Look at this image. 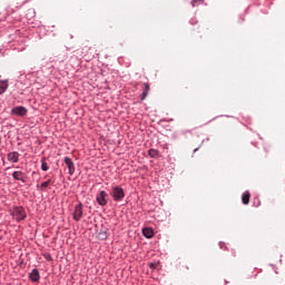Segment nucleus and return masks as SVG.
<instances>
[{
  "instance_id": "1",
  "label": "nucleus",
  "mask_w": 285,
  "mask_h": 285,
  "mask_svg": "<svg viewBox=\"0 0 285 285\" xmlns=\"http://www.w3.org/2000/svg\"><path fill=\"white\" fill-rule=\"evenodd\" d=\"M111 197L114 198V202H121V199L126 197V193L124 191V188L115 186L111 189Z\"/></svg>"
},
{
  "instance_id": "2",
  "label": "nucleus",
  "mask_w": 285,
  "mask_h": 285,
  "mask_svg": "<svg viewBox=\"0 0 285 285\" xmlns=\"http://www.w3.org/2000/svg\"><path fill=\"white\" fill-rule=\"evenodd\" d=\"M11 117H27L28 109L23 106L13 107L10 111Z\"/></svg>"
},
{
  "instance_id": "3",
  "label": "nucleus",
  "mask_w": 285,
  "mask_h": 285,
  "mask_svg": "<svg viewBox=\"0 0 285 285\" xmlns=\"http://www.w3.org/2000/svg\"><path fill=\"white\" fill-rule=\"evenodd\" d=\"M83 218V204H79L75 207L73 219L75 222H81Z\"/></svg>"
},
{
  "instance_id": "4",
  "label": "nucleus",
  "mask_w": 285,
  "mask_h": 285,
  "mask_svg": "<svg viewBox=\"0 0 285 285\" xmlns=\"http://www.w3.org/2000/svg\"><path fill=\"white\" fill-rule=\"evenodd\" d=\"M13 217L17 222L26 219V209L23 207H16L13 209Z\"/></svg>"
},
{
  "instance_id": "5",
  "label": "nucleus",
  "mask_w": 285,
  "mask_h": 285,
  "mask_svg": "<svg viewBox=\"0 0 285 285\" xmlns=\"http://www.w3.org/2000/svg\"><path fill=\"white\" fill-rule=\"evenodd\" d=\"M96 202L99 204V206H106L108 204V193H106L105 190H101L96 196Z\"/></svg>"
},
{
  "instance_id": "6",
  "label": "nucleus",
  "mask_w": 285,
  "mask_h": 285,
  "mask_svg": "<svg viewBox=\"0 0 285 285\" xmlns=\"http://www.w3.org/2000/svg\"><path fill=\"white\" fill-rule=\"evenodd\" d=\"M65 164L68 167L69 175H75V163L72 161V158L66 157Z\"/></svg>"
},
{
  "instance_id": "7",
  "label": "nucleus",
  "mask_w": 285,
  "mask_h": 285,
  "mask_svg": "<svg viewBox=\"0 0 285 285\" xmlns=\"http://www.w3.org/2000/svg\"><path fill=\"white\" fill-rule=\"evenodd\" d=\"M19 151H11L8 154V161H12V164H17L19 161Z\"/></svg>"
},
{
  "instance_id": "8",
  "label": "nucleus",
  "mask_w": 285,
  "mask_h": 285,
  "mask_svg": "<svg viewBox=\"0 0 285 285\" xmlns=\"http://www.w3.org/2000/svg\"><path fill=\"white\" fill-rule=\"evenodd\" d=\"M23 176H24L23 171H13L12 173L13 179H16L17 181H22V184H26V179L23 178Z\"/></svg>"
},
{
  "instance_id": "9",
  "label": "nucleus",
  "mask_w": 285,
  "mask_h": 285,
  "mask_svg": "<svg viewBox=\"0 0 285 285\" xmlns=\"http://www.w3.org/2000/svg\"><path fill=\"white\" fill-rule=\"evenodd\" d=\"M29 278L31 282H39V279H41V276L39 275V271L32 269V272L29 274Z\"/></svg>"
},
{
  "instance_id": "10",
  "label": "nucleus",
  "mask_w": 285,
  "mask_h": 285,
  "mask_svg": "<svg viewBox=\"0 0 285 285\" xmlns=\"http://www.w3.org/2000/svg\"><path fill=\"white\" fill-rule=\"evenodd\" d=\"M142 94H141V101H144V99H146V97H148V94L150 92V85L148 83H144L142 85Z\"/></svg>"
},
{
  "instance_id": "11",
  "label": "nucleus",
  "mask_w": 285,
  "mask_h": 285,
  "mask_svg": "<svg viewBox=\"0 0 285 285\" xmlns=\"http://www.w3.org/2000/svg\"><path fill=\"white\" fill-rule=\"evenodd\" d=\"M242 203L245 206H248V204H250V191H245L242 196Z\"/></svg>"
},
{
  "instance_id": "12",
  "label": "nucleus",
  "mask_w": 285,
  "mask_h": 285,
  "mask_svg": "<svg viewBox=\"0 0 285 285\" xmlns=\"http://www.w3.org/2000/svg\"><path fill=\"white\" fill-rule=\"evenodd\" d=\"M142 235L144 237H147V239H150L155 235V232L153 230V228L146 227L142 229Z\"/></svg>"
},
{
  "instance_id": "13",
  "label": "nucleus",
  "mask_w": 285,
  "mask_h": 285,
  "mask_svg": "<svg viewBox=\"0 0 285 285\" xmlns=\"http://www.w3.org/2000/svg\"><path fill=\"white\" fill-rule=\"evenodd\" d=\"M8 90V82L7 81H0V95H3Z\"/></svg>"
},
{
  "instance_id": "14",
  "label": "nucleus",
  "mask_w": 285,
  "mask_h": 285,
  "mask_svg": "<svg viewBox=\"0 0 285 285\" xmlns=\"http://www.w3.org/2000/svg\"><path fill=\"white\" fill-rule=\"evenodd\" d=\"M148 155H149V157L155 159V158L159 157V150H157V149H149L148 150Z\"/></svg>"
},
{
  "instance_id": "15",
  "label": "nucleus",
  "mask_w": 285,
  "mask_h": 285,
  "mask_svg": "<svg viewBox=\"0 0 285 285\" xmlns=\"http://www.w3.org/2000/svg\"><path fill=\"white\" fill-rule=\"evenodd\" d=\"M50 184H52V179H49V180L42 183L40 185V190H46L48 188V186H50Z\"/></svg>"
},
{
  "instance_id": "16",
  "label": "nucleus",
  "mask_w": 285,
  "mask_h": 285,
  "mask_svg": "<svg viewBox=\"0 0 285 285\" xmlns=\"http://www.w3.org/2000/svg\"><path fill=\"white\" fill-rule=\"evenodd\" d=\"M41 170L43 171L48 170V163H46V158L41 159Z\"/></svg>"
},
{
  "instance_id": "17",
  "label": "nucleus",
  "mask_w": 285,
  "mask_h": 285,
  "mask_svg": "<svg viewBox=\"0 0 285 285\" xmlns=\"http://www.w3.org/2000/svg\"><path fill=\"white\" fill-rule=\"evenodd\" d=\"M197 150H199V148L194 149V153H197Z\"/></svg>"
},
{
  "instance_id": "18",
  "label": "nucleus",
  "mask_w": 285,
  "mask_h": 285,
  "mask_svg": "<svg viewBox=\"0 0 285 285\" xmlns=\"http://www.w3.org/2000/svg\"><path fill=\"white\" fill-rule=\"evenodd\" d=\"M186 271H188V266H185Z\"/></svg>"
}]
</instances>
